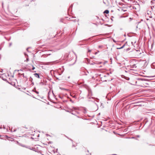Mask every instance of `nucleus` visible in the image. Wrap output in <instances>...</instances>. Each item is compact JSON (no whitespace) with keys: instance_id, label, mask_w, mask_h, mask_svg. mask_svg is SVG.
Returning a JSON list of instances; mask_svg holds the SVG:
<instances>
[{"instance_id":"obj_1","label":"nucleus","mask_w":155,"mask_h":155,"mask_svg":"<svg viewBox=\"0 0 155 155\" xmlns=\"http://www.w3.org/2000/svg\"><path fill=\"white\" fill-rule=\"evenodd\" d=\"M92 94L91 91H88V94L87 96V98L88 99L87 100L88 101H91L92 102H94L96 101V99L97 100L96 101L97 102H99V99L97 98H95L94 97H91L92 96Z\"/></svg>"},{"instance_id":"obj_2","label":"nucleus","mask_w":155,"mask_h":155,"mask_svg":"<svg viewBox=\"0 0 155 155\" xmlns=\"http://www.w3.org/2000/svg\"><path fill=\"white\" fill-rule=\"evenodd\" d=\"M147 14L149 15V17L150 18H152V16H151V12L150 11H147Z\"/></svg>"},{"instance_id":"obj_3","label":"nucleus","mask_w":155,"mask_h":155,"mask_svg":"<svg viewBox=\"0 0 155 155\" xmlns=\"http://www.w3.org/2000/svg\"><path fill=\"white\" fill-rule=\"evenodd\" d=\"M34 75L35 77L38 78H40L39 75V74L38 73H35L34 74Z\"/></svg>"},{"instance_id":"obj_4","label":"nucleus","mask_w":155,"mask_h":155,"mask_svg":"<svg viewBox=\"0 0 155 155\" xmlns=\"http://www.w3.org/2000/svg\"><path fill=\"white\" fill-rule=\"evenodd\" d=\"M151 66L152 68H155V63H153L151 65Z\"/></svg>"},{"instance_id":"obj_5","label":"nucleus","mask_w":155,"mask_h":155,"mask_svg":"<svg viewBox=\"0 0 155 155\" xmlns=\"http://www.w3.org/2000/svg\"><path fill=\"white\" fill-rule=\"evenodd\" d=\"M155 0H152L151 1V5H152L155 4Z\"/></svg>"},{"instance_id":"obj_6","label":"nucleus","mask_w":155,"mask_h":155,"mask_svg":"<svg viewBox=\"0 0 155 155\" xmlns=\"http://www.w3.org/2000/svg\"><path fill=\"white\" fill-rule=\"evenodd\" d=\"M130 68H136V64H134L133 65H130Z\"/></svg>"},{"instance_id":"obj_7","label":"nucleus","mask_w":155,"mask_h":155,"mask_svg":"<svg viewBox=\"0 0 155 155\" xmlns=\"http://www.w3.org/2000/svg\"><path fill=\"white\" fill-rule=\"evenodd\" d=\"M104 13H105L106 14H108L109 13V10H105L104 12Z\"/></svg>"},{"instance_id":"obj_8","label":"nucleus","mask_w":155,"mask_h":155,"mask_svg":"<svg viewBox=\"0 0 155 155\" xmlns=\"http://www.w3.org/2000/svg\"><path fill=\"white\" fill-rule=\"evenodd\" d=\"M138 80H140V81H145V79H144V78H138Z\"/></svg>"},{"instance_id":"obj_9","label":"nucleus","mask_w":155,"mask_h":155,"mask_svg":"<svg viewBox=\"0 0 155 155\" xmlns=\"http://www.w3.org/2000/svg\"><path fill=\"white\" fill-rule=\"evenodd\" d=\"M33 81V78H31V77H30L29 78V81H30L31 82H32Z\"/></svg>"},{"instance_id":"obj_10","label":"nucleus","mask_w":155,"mask_h":155,"mask_svg":"<svg viewBox=\"0 0 155 155\" xmlns=\"http://www.w3.org/2000/svg\"><path fill=\"white\" fill-rule=\"evenodd\" d=\"M124 45H123L120 48H117V49H122V48H124Z\"/></svg>"},{"instance_id":"obj_11","label":"nucleus","mask_w":155,"mask_h":155,"mask_svg":"<svg viewBox=\"0 0 155 155\" xmlns=\"http://www.w3.org/2000/svg\"><path fill=\"white\" fill-rule=\"evenodd\" d=\"M131 138H132V139H135L136 140H138V139L137 138H136L134 137H131Z\"/></svg>"},{"instance_id":"obj_12","label":"nucleus","mask_w":155,"mask_h":155,"mask_svg":"<svg viewBox=\"0 0 155 155\" xmlns=\"http://www.w3.org/2000/svg\"><path fill=\"white\" fill-rule=\"evenodd\" d=\"M12 42L10 43H9V46L10 47L12 45Z\"/></svg>"},{"instance_id":"obj_13","label":"nucleus","mask_w":155,"mask_h":155,"mask_svg":"<svg viewBox=\"0 0 155 155\" xmlns=\"http://www.w3.org/2000/svg\"><path fill=\"white\" fill-rule=\"evenodd\" d=\"M59 97L61 99H62L63 97V96H61L59 95Z\"/></svg>"},{"instance_id":"obj_14","label":"nucleus","mask_w":155,"mask_h":155,"mask_svg":"<svg viewBox=\"0 0 155 155\" xmlns=\"http://www.w3.org/2000/svg\"><path fill=\"white\" fill-rule=\"evenodd\" d=\"M20 145L21 146H22V147H26L25 146V145H21V144H20Z\"/></svg>"},{"instance_id":"obj_15","label":"nucleus","mask_w":155,"mask_h":155,"mask_svg":"<svg viewBox=\"0 0 155 155\" xmlns=\"http://www.w3.org/2000/svg\"><path fill=\"white\" fill-rule=\"evenodd\" d=\"M72 108L74 109V110H76L77 109V108L75 107H72Z\"/></svg>"},{"instance_id":"obj_16","label":"nucleus","mask_w":155,"mask_h":155,"mask_svg":"<svg viewBox=\"0 0 155 155\" xmlns=\"http://www.w3.org/2000/svg\"><path fill=\"white\" fill-rule=\"evenodd\" d=\"M70 101H71L72 103H74V101H72V100L71 99H70Z\"/></svg>"},{"instance_id":"obj_17","label":"nucleus","mask_w":155,"mask_h":155,"mask_svg":"<svg viewBox=\"0 0 155 155\" xmlns=\"http://www.w3.org/2000/svg\"><path fill=\"white\" fill-rule=\"evenodd\" d=\"M102 47H103V46H102V45H100L98 46V47L99 48H102Z\"/></svg>"},{"instance_id":"obj_18","label":"nucleus","mask_w":155,"mask_h":155,"mask_svg":"<svg viewBox=\"0 0 155 155\" xmlns=\"http://www.w3.org/2000/svg\"><path fill=\"white\" fill-rule=\"evenodd\" d=\"M136 137H140V136L139 135H137L136 136Z\"/></svg>"},{"instance_id":"obj_19","label":"nucleus","mask_w":155,"mask_h":155,"mask_svg":"<svg viewBox=\"0 0 155 155\" xmlns=\"http://www.w3.org/2000/svg\"><path fill=\"white\" fill-rule=\"evenodd\" d=\"M17 130L16 129H14L13 132H15Z\"/></svg>"},{"instance_id":"obj_20","label":"nucleus","mask_w":155,"mask_h":155,"mask_svg":"<svg viewBox=\"0 0 155 155\" xmlns=\"http://www.w3.org/2000/svg\"><path fill=\"white\" fill-rule=\"evenodd\" d=\"M151 9H152V10H153V8H153V5L151 6Z\"/></svg>"},{"instance_id":"obj_21","label":"nucleus","mask_w":155,"mask_h":155,"mask_svg":"<svg viewBox=\"0 0 155 155\" xmlns=\"http://www.w3.org/2000/svg\"><path fill=\"white\" fill-rule=\"evenodd\" d=\"M26 61H29V58H27V59H26Z\"/></svg>"},{"instance_id":"obj_22","label":"nucleus","mask_w":155,"mask_h":155,"mask_svg":"<svg viewBox=\"0 0 155 155\" xmlns=\"http://www.w3.org/2000/svg\"><path fill=\"white\" fill-rule=\"evenodd\" d=\"M35 92L37 94H39V92L37 91H35Z\"/></svg>"},{"instance_id":"obj_23","label":"nucleus","mask_w":155,"mask_h":155,"mask_svg":"<svg viewBox=\"0 0 155 155\" xmlns=\"http://www.w3.org/2000/svg\"><path fill=\"white\" fill-rule=\"evenodd\" d=\"M91 50H90L89 49H88V52H91Z\"/></svg>"},{"instance_id":"obj_24","label":"nucleus","mask_w":155,"mask_h":155,"mask_svg":"<svg viewBox=\"0 0 155 155\" xmlns=\"http://www.w3.org/2000/svg\"><path fill=\"white\" fill-rule=\"evenodd\" d=\"M31 82V85H34V82H33L32 81V82Z\"/></svg>"},{"instance_id":"obj_25","label":"nucleus","mask_w":155,"mask_h":155,"mask_svg":"<svg viewBox=\"0 0 155 155\" xmlns=\"http://www.w3.org/2000/svg\"><path fill=\"white\" fill-rule=\"evenodd\" d=\"M75 147V145L74 144H73L72 145V147Z\"/></svg>"},{"instance_id":"obj_26","label":"nucleus","mask_w":155,"mask_h":155,"mask_svg":"<svg viewBox=\"0 0 155 155\" xmlns=\"http://www.w3.org/2000/svg\"><path fill=\"white\" fill-rule=\"evenodd\" d=\"M98 52H99V51H98L97 52H96L95 53V54H96Z\"/></svg>"},{"instance_id":"obj_27","label":"nucleus","mask_w":155,"mask_h":155,"mask_svg":"<svg viewBox=\"0 0 155 155\" xmlns=\"http://www.w3.org/2000/svg\"><path fill=\"white\" fill-rule=\"evenodd\" d=\"M95 64V63L94 62H93V63H91V65H93V64Z\"/></svg>"},{"instance_id":"obj_28","label":"nucleus","mask_w":155,"mask_h":155,"mask_svg":"<svg viewBox=\"0 0 155 155\" xmlns=\"http://www.w3.org/2000/svg\"><path fill=\"white\" fill-rule=\"evenodd\" d=\"M22 75H23V76L24 78H25V76H24V73L22 74Z\"/></svg>"},{"instance_id":"obj_29","label":"nucleus","mask_w":155,"mask_h":155,"mask_svg":"<svg viewBox=\"0 0 155 155\" xmlns=\"http://www.w3.org/2000/svg\"><path fill=\"white\" fill-rule=\"evenodd\" d=\"M35 69V68L34 67H33L32 68V70H34Z\"/></svg>"},{"instance_id":"obj_30","label":"nucleus","mask_w":155,"mask_h":155,"mask_svg":"<svg viewBox=\"0 0 155 155\" xmlns=\"http://www.w3.org/2000/svg\"><path fill=\"white\" fill-rule=\"evenodd\" d=\"M35 88H34V89L33 90V91H34V92H35Z\"/></svg>"},{"instance_id":"obj_31","label":"nucleus","mask_w":155,"mask_h":155,"mask_svg":"<svg viewBox=\"0 0 155 155\" xmlns=\"http://www.w3.org/2000/svg\"><path fill=\"white\" fill-rule=\"evenodd\" d=\"M25 78L26 79V80H27L28 78L26 76H25Z\"/></svg>"},{"instance_id":"obj_32","label":"nucleus","mask_w":155,"mask_h":155,"mask_svg":"<svg viewBox=\"0 0 155 155\" xmlns=\"http://www.w3.org/2000/svg\"><path fill=\"white\" fill-rule=\"evenodd\" d=\"M50 91H49L48 92V95H49V94H50Z\"/></svg>"},{"instance_id":"obj_33","label":"nucleus","mask_w":155,"mask_h":155,"mask_svg":"<svg viewBox=\"0 0 155 155\" xmlns=\"http://www.w3.org/2000/svg\"><path fill=\"white\" fill-rule=\"evenodd\" d=\"M74 98H75L76 96H75L74 95V96H72Z\"/></svg>"},{"instance_id":"obj_34","label":"nucleus","mask_w":155,"mask_h":155,"mask_svg":"<svg viewBox=\"0 0 155 155\" xmlns=\"http://www.w3.org/2000/svg\"><path fill=\"white\" fill-rule=\"evenodd\" d=\"M73 21H74V22H75L76 21V19H75L74 20H73Z\"/></svg>"},{"instance_id":"obj_35","label":"nucleus","mask_w":155,"mask_h":155,"mask_svg":"<svg viewBox=\"0 0 155 155\" xmlns=\"http://www.w3.org/2000/svg\"><path fill=\"white\" fill-rule=\"evenodd\" d=\"M127 78V80H129V79H130L129 78Z\"/></svg>"},{"instance_id":"obj_36","label":"nucleus","mask_w":155,"mask_h":155,"mask_svg":"<svg viewBox=\"0 0 155 155\" xmlns=\"http://www.w3.org/2000/svg\"><path fill=\"white\" fill-rule=\"evenodd\" d=\"M127 78V80H129V79H130L129 78Z\"/></svg>"},{"instance_id":"obj_37","label":"nucleus","mask_w":155,"mask_h":155,"mask_svg":"<svg viewBox=\"0 0 155 155\" xmlns=\"http://www.w3.org/2000/svg\"><path fill=\"white\" fill-rule=\"evenodd\" d=\"M22 71V70L21 69H20V70H18V71Z\"/></svg>"},{"instance_id":"obj_38","label":"nucleus","mask_w":155,"mask_h":155,"mask_svg":"<svg viewBox=\"0 0 155 155\" xmlns=\"http://www.w3.org/2000/svg\"><path fill=\"white\" fill-rule=\"evenodd\" d=\"M100 113H99V114H98V115H100Z\"/></svg>"},{"instance_id":"obj_39","label":"nucleus","mask_w":155,"mask_h":155,"mask_svg":"<svg viewBox=\"0 0 155 155\" xmlns=\"http://www.w3.org/2000/svg\"><path fill=\"white\" fill-rule=\"evenodd\" d=\"M153 21L155 22V19H153Z\"/></svg>"},{"instance_id":"obj_40","label":"nucleus","mask_w":155,"mask_h":155,"mask_svg":"<svg viewBox=\"0 0 155 155\" xmlns=\"http://www.w3.org/2000/svg\"><path fill=\"white\" fill-rule=\"evenodd\" d=\"M95 104H96L97 106V104H96V103H95Z\"/></svg>"},{"instance_id":"obj_41","label":"nucleus","mask_w":155,"mask_h":155,"mask_svg":"<svg viewBox=\"0 0 155 155\" xmlns=\"http://www.w3.org/2000/svg\"><path fill=\"white\" fill-rule=\"evenodd\" d=\"M72 7V6L71 5V7Z\"/></svg>"},{"instance_id":"obj_42","label":"nucleus","mask_w":155,"mask_h":155,"mask_svg":"<svg viewBox=\"0 0 155 155\" xmlns=\"http://www.w3.org/2000/svg\"><path fill=\"white\" fill-rule=\"evenodd\" d=\"M27 50H28V48H27Z\"/></svg>"},{"instance_id":"obj_43","label":"nucleus","mask_w":155,"mask_h":155,"mask_svg":"<svg viewBox=\"0 0 155 155\" xmlns=\"http://www.w3.org/2000/svg\"><path fill=\"white\" fill-rule=\"evenodd\" d=\"M4 126V128H5V127L4 126Z\"/></svg>"},{"instance_id":"obj_44","label":"nucleus","mask_w":155,"mask_h":155,"mask_svg":"<svg viewBox=\"0 0 155 155\" xmlns=\"http://www.w3.org/2000/svg\"><path fill=\"white\" fill-rule=\"evenodd\" d=\"M71 141H72V140H71Z\"/></svg>"},{"instance_id":"obj_45","label":"nucleus","mask_w":155,"mask_h":155,"mask_svg":"<svg viewBox=\"0 0 155 155\" xmlns=\"http://www.w3.org/2000/svg\"><path fill=\"white\" fill-rule=\"evenodd\" d=\"M68 78H70V77H68Z\"/></svg>"},{"instance_id":"obj_46","label":"nucleus","mask_w":155,"mask_h":155,"mask_svg":"<svg viewBox=\"0 0 155 155\" xmlns=\"http://www.w3.org/2000/svg\"><path fill=\"white\" fill-rule=\"evenodd\" d=\"M114 155H117V154H114Z\"/></svg>"},{"instance_id":"obj_47","label":"nucleus","mask_w":155,"mask_h":155,"mask_svg":"<svg viewBox=\"0 0 155 155\" xmlns=\"http://www.w3.org/2000/svg\"><path fill=\"white\" fill-rule=\"evenodd\" d=\"M1 136V135H0V137Z\"/></svg>"}]
</instances>
